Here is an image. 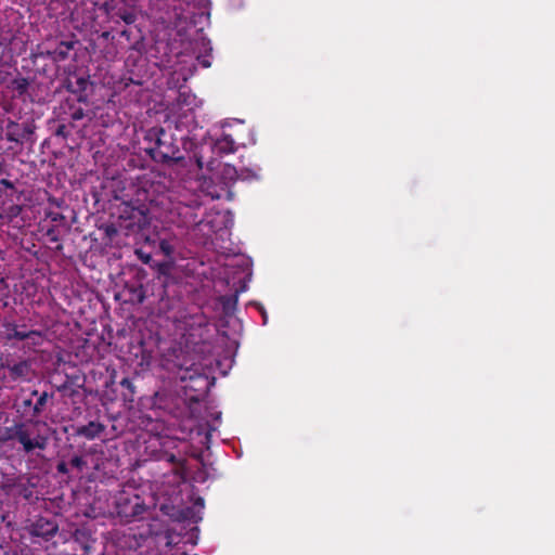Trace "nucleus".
I'll list each match as a JSON object with an SVG mask.
<instances>
[{
  "instance_id": "1",
  "label": "nucleus",
  "mask_w": 555,
  "mask_h": 555,
  "mask_svg": "<svg viewBox=\"0 0 555 555\" xmlns=\"http://www.w3.org/2000/svg\"><path fill=\"white\" fill-rule=\"evenodd\" d=\"M144 141L149 143L145 151L156 162L179 163L184 158L173 134L162 127L150 128L145 132Z\"/></svg>"
},
{
  "instance_id": "2",
  "label": "nucleus",
  "mask_w": 555,
  "mask_h": 555,
  "mask_svg": "<svg viewBox=\"0 0 555 555\" xmlns=\"http://www.w3.org/2000/svg\"><path fill=\"white\" fill-rule=\"evenodd\" d=\"M11 440H17L25 454H31L35 450L43 451L49 444L47 435L30 428L26 423H15L13 426L0 428V442Z\"/></svg>"
},
{
  "instance_id": "3",
  "label": "nucleus",
  "mask_w": 555,
  "mask_h": 555,
  "mask_svg": "<svg viewBox=\"0 0 555 555\" xmlns=\"http://www.w3.org/2000/svg\"><path fill=\"white\" fill-rule=\"evenodd\" d=\"M142 542L153 539L155 543H164L166 547H172L181 542L182 537L168 528L167 524L159 518H152L146 525H143L139 532Z\"/></svg>"
},
{
  "instance_id": "4",
  "label": "nucleus",
  "mask_w": 555,
  "mask_h": 555,
  "mask_svg": "<svg viewBox=\"0 0 555 555\" xmlns=\"http://www.w3.org/2000/svg\"><path fill=\"white\" fill-rule=\"evenodd\" d=\"M115 508L118 517L124 522H131L142 519L149 507L139 494L120 493L115 501Z\"/></svg>"
},
{
  "instance_id": "5",
  "label": "nucleus",
  "mask_w": 555,
  "mask_h": 555,
  "mask_svg": "<svg viewBox=\"0 0 555 555\" xmlns=\"http://www.w3.org/2000/svg\"><path fill=\"white\" fill-rule=\"evenodd\" d=\"M33 92L34 87L28 78L23 77L20 73L16 77H12L11 73H9L5 90H2L3 98L18 100L23 103H34Z\"/></svg>"
},
{
  "instance_id": "6",
  "label": "nucleus",
  "mask_w": 555,
  "mask_h": 555,
  "mask_svg": "<svg viewBox=\"0 0 555 555\" xmlns=\"http://www.w3.org/2000/svg\"><path fill=\"white\" fill-rule=\"evenodd\" d=\"M66 89L76 95L78 102H86L92 93L94 83L89 80V76L80 73H72L65 79Z\"/></svg>"
},
{
  "instance_id": "7",
  "label": "nucleus",
  "mask_w": 555,
  "mask_h": 555,
  "mask_svg": "<svg viewBox=\"0 0 555 555\" xmlns=\"http://www.w3.org/2000/svg\"><path fill=\"white\" fill-rule=\"evenodd\" d=\"M7 340H28L30 345L38 346L43 340L42 332L36 330H27L26 325H16L9 323L5 325Z\"/></svg>"
},
{
  "instance_id": "8",
  "label": "nucleus",
  "mask_w": 555,
  "mask_h": 555,
  "mask_svg": "<svg viewBox=\"0 0 555 555\" xmlns=\"http://www.w3.org/2000/svg\"><path fill=\"white\" fill-rule=\"evenodd\" d=\"M135 40L131 44L132 52L126 59V66L133 72L135 67H144L146 57L143 56L145 51L144 37L140 30H137Z\"/></svg>"
},
{
  "instance_id": "9",
  "label": "nucleus",
  "mask_w": 555,
  "mask_h": 555,
  "mask_svg": "<svg viewBox=\"0 0 555 555\" xmlns=\"http://www.w3.org/2000/svg\"><path fill=\"white\" fill-rule=\"evenodd\" d=\"M124 0H107L101 7L107 15L112 17H120L126 24L130 25L135 22L137 15L125 8Z\"/></svg>"
},
{
  "instance_id": "10",
  "label": "nucleus",
  "mask_w": 555,
  "mask_h": 555,
  "mask_svg": "<svg viewBox=\"0 0 555 555\" xmlns=\"http://www.w3.org/2000/svg\"><path fill=\"white\" fill-rule=\"evenodd\" d=\"M57 524L51 519H47L43 517L33 522L29 529L30 535L42 538L44 540H50L57 533Z\"/></svg>"
},
{
  "instance_id": "11",
  "label": "nucleus",
  "mask_w": 555,
  "mask_h": 555,
  "mask_svg": "<svg viewBox=\"0 0 555 555\" xmlns=\"http://www.w3.org/2000/svg\"><path fill=\"white\" fill-rule=\"evenodd\" d=\"M3 367L8 370L9 376L13 382L29 379L31 375V362L29 360H22L20 362H8L3 364Z\"/></svg>"
},
{
  "instance_id": "12",
  "label": "nucleus",
  "mask_w": 555,
  "mask_h": 555,
  "mask_svg": "<svg viewBox=\"0 0 555 555\" xmlns=\"http://www.w3.org/2000/svg\"><path fill=\"white\" fill-rule=\"evenodd\" d=\"M78 43V40L61 41L54 50L42 52L41 55H47L54 62H62L68 59L69 50L74 49Z\"/></svg>"
},
{
  "instance_id": "13",
  "label": "nucleus",
  "mask_w": 555,
  "mask_h": 555,
  "mask_svg": "<svg viewBox=\"0 0 555 555\" xmlns=\"http://www.w3.org/2000/svg\"><path fill=\"white\" fill-rule=\"evenodd\" d=\"M105 429V426L98 422H89L87 425L77 428L76 434L85 437L86 439L92 440L99 437Z\"/></svg>"
},
{
  "instance_id": "14",
  "label": "nucleus",
  "mask_w": 555,
  "mask_h": 555,
  "mask_svg": "<svg viewBox=\"0 0 555 555\" xmlns=\"http://www.w3.org/2000/svg\"><path fill=\"white\" fill-rule=\"evenodd\" d=\"M31 396L37 397V401L33 406V416L38 417L42 414V412L46 410V406L50 400L53 399L54 395L51 392L42 391L39 392L38 390L34 389L31 391Z\"/></svg>"
},
{
  "instance_id": "15",
  "label": "nucleus",
  "mask_w": 555,
  "mask_h": 555,
  "mask_svg": "<svg viewBox=\"0 0 555 555\" xmlns=\"http://www.w3.org/2000/svg\"><path fill=\"white\" fill-rule=\"evenodd\" d=\"M216 149L221 153H232L235 151V141L230 134H223L216 141Z\"/></svg>"
},
{
  "instance_id": "16",
  "label": "nucleus",
  "mask_w": 555,
  "mask_h": 555,
  "mask_svg": "<svg viewBox=\"0 0 555 555\" xmlns=\"http://www.w3.org/2000/svg\"><path fill=\"white\" fill-rule=\"evenodd\" d=\"M159 249L166 257H171L175 251L172 244L167 240L159 242Z\"/></svg>"
},
{
  "instance_id": "17",
  "label": "nucleus",
  "mask_w": 555,
  "mask_h": 555,
  "mask_svg": "<svg viewBox=\"0 0 555 555\" xmlns=\"http://www.w3.org/2000/svg\"><path fill=\"white\" fill-rule=\"evenodd\" d=\"M160 48H163L164 50H168V43L164 41L155 42V44L150 47L147 53L150 54L151 57L157 59V53L159 52Z\"/></svg>"
},
{
  "instance_id": "18",
  "label": "nucleus",
  "mask_w": 555,
  "mask_h": 555,
  "mask_svg": "<svg viewBox=\"0 0 555 555\" xmlns=\"http://www.w3.org/2000/svg\"><path fill=\"white\" fill-rule=\"evenodd\" d=\"M158 459L170 464H181L182 462L181 459H179L176 454L170 452H164L162 455H159Z\"/></svg>"
},
{
  "instance_id": "19",
  "label": "nucleus",
  "mask_w": 555,
  "mask_h": 555,
  "mask_svg": "<svg viewBox=\"0 0 555 555\" xmlns=\"http://www.w3.org/2000/svg\"><path fill=\"white\" fill-rule=\"evenodd\" d=\"M138 29H124L121 33H120V36L122 38H125L127 40V42L129 43V46L131 47V44L133 43V41L135 40V36H137V31Z\"/></svg>"
},
{
  "instance_id": "20",
  "label": "nucleus",
  "mask_w": 555,
  "mask_h": 555,
  "mask_svg": "<svg viewBox=\"0 0 555 555\" xmlns=\"http://www.w3.org/2000/svg\"><path fill=\"white\" fill-rule=\"evenodd\" d=\"M237 302V295L234 294L232 296L223 297L222 304L225 310L233 309Z\"/></svg>"
},
{
  "instance_id": "21",
  "label": "nucleus",
  "mask_w": 555,
  "mask_h": 555,
  "mask_svg": "<svg viewBox=\"0 0 555 555\" xmlns=\"http://www.w3.org/2000/svg\"><path fill=\"white\" fill-rule=\"evenodd\" d=\"M70 465L77 468L78 470H82L83 467L87 465V462L83 460L82 456L76 455L70 460Z\"/></svg>"
},
{
  "instance_id": "22",
  "label": "nucleus",
  "mask_w": 555,
  "mask_h": 555,
  "mask_svg": "<svg viewBox=\"0 0 555 555\" xmlns=\"http://www.w3.org/2000/svg\"><path fill=\"white\" fill-rule=\"evenodd\" d=\"M137 95H139L137 99H135V104H146L150 102V94L147 91H142L140 90Z\"/></svg>"
},
{
  "instance_id": "23",
  "label": "nucleus",
  "mask_w": 555,
  "mask_h": 555,
  "mask_svg": "<svg viewBox=\"0 0 555 555\" xmlns=\"http://www.w3.org/2000/svg\"><path fill=\"white\" fill-rule=\"evenodd\" d=\"M181 371H182L180 374L181 380L193 379V377L195 375H198L197 371H193L192 369H189V367H186L184 370L181 369Z\"/></svg>"
},
{
  "instance_id": "24",
  "label": "nucleus",
  "mask_w": 555,
  "mask_h": 555,
  "mask_svg": "<svg viewBox=\"0 0 555 555\" xmlns=\"http://www.w3.org/2000/svg\"><path fill=\"white\" fill-rule=\"evenodd\" d=\"M120 386L125 389H128L131 392V395L134 393L133 383L128 377H125L120 380Z\"/></svg>"
},
{
  "instance_id": "25",
  "label": "nucleus",
  "mask_w": 555,
  "mask_h": 555,
  "mask_svg": "<svg viewBox=\"0 0 555 555\" xmlns=\"http://www.w3.org/2000/svg\"><path fill=\"white\" fill-rule=\"evenodd\" d=\"M46 235L50 238L51 242L57 243L60 241V237L56 233V230L54 227L49 228L46 232Z\"/></svg>"
},
{
  "instance_id": "26",
  "label": "nucleus",
  "mask_w": 555,
  "mask_h": 555,
  "mask_svg": "<svg viewBox=\"0 0 555 555\" xmlns=\"http://www.w3.org/2000/svg\"><path fill=\"white\" fill-rule=\"evenodd\" d=\"M48 217L53 221V222H62L65 220V216L60 214V212H50L48 215Z\"/></svg>"
},
{
  "instance_id": "27",
  "label": "nucleus",
  "mask_w": 555,
  "mask_h": 555,
  "mask_svg": "<svg viewBox=\"0 0 555 555\" xmlns=\"http://www.w3.org/2000/svg\"><path fill=\"white\" fill-rule=\"evenodd\" d=\"M56 470L59 474H62V475H67L69 473L68 466L65 462L57 463Z\"/></svg>"
},
{
  "instance_id": "28",
  "label": "nucleus",
  "mask_w": 555,
  "mask_h": 555,
  "mask_svg": "<svg viewBox=\"0 0 555 555\" xmlns=\"http://www.w3.org/2000/svg\"><path fill=\"white\" fill-rule=\"evenodd\" d=\"M85 117V113L82 111L81 107H77L73 113H72V119L73 120H80Z\"/></svg>"
},
{
  "instance_id": "29",
  "label": "nucleus",
  "mask_w": 555,
  "mask_h": 555,
  "mask_svg": "<svg viewBox=\"0 0 555 555\" xmlns=\"http://www.w3.org/2000/svg\"><path fill=\"white\" fill-rule=\"evenodd\" d=\"M105 234L112 238L113 236H115L117 234V229L114 227V225H107L105 228Z\"/></svg>"
},
{
  "instance_id": "30",
  "label": "nucleus",
  "mask_w": 555,
  "mask_h": 555,
  "mask_svg": "<svg viewBox=\"0 0 555 555\" xmlns=\"http://www.w3.org/2000/svg\"><path fill=\"white\" fill-rule=\"evenodd\" d=\"M0 184L7 189H14V183L8 179H1Z\"/></svg>"
},
{
  "instance_id": "31",
  "label": "nucleus",
  "mask_w": 555,
  "mask_h": 555,
  "mask_svg": "<svg viewBox=\"0 0 555 555\" xmlns=\"http://www.w3.org/2000/svg\"><path fill=\"white\" fill-rule=\"evenodd\" d=\"M223 173H224L225 176L231 177L233 173H235V168H234V167H231V166H229V165H227V166L224 167V169H223Z\"/></svg>"
},
{
  "instance_id": "32",
  "label": "nucleus",
  "mask_w": 555,
  "mask_h": 555,
  "mask_svg": "<svg viewBox=\"0 0 555 555\" xmlns=\"http://www.w3.org/2000/svg\"><path fill=\"white\" fill-rule=\"evenodd\" d=\"M23 406H24V408H33V406H34V404H33L31 399L24 400V401H23Z\"/></svg>"
},
{
  "instance_id": "33",
  "label": "nucleus",
  "mask_w": 555,
  "mask_h": 555,
  "mask_svg": "<svg viewBox=\"0 0 555 555\" xmlns=\"http://www.w3.org/2000/svg\"><path fill=\"white\" fill-rule=\"evenodd\" d=\"M196 163H197V166H198L199 168H203V167H204L203 157H197V158H196Z\"/></svg>"
},
{
  "instance_id": "34",
  "label": "nucleus",
  "mask_w": 555,
  "mask_h": 555,
  "mask_svg": "<svg viewBox=\"0 0 555 555\" xmlns=\"http://www.w3.org/2000/svg\"><path fill=\"white\" fill-rule=\"evenodd\" d=\"M141 259H142L145 263H147V262L150 261V259H151V256H150V255L142 256V257H141Z\"/></svg>"
},
{
  "instance_id": "35",
  "label": "nucleus",
  "mask_w": 555,
  "mask_h": 555,
  "mask_svg": "<svg viewBox=\"0 0 555 555\" xmlns=\"http://www.w3.org/2000/svg\"><path fill=\"white\" fill-rule=\"evenodd\" d=\"M108 36H109V33H108V31H104V33L102 34V37H104L105 39H107V38H108Z\"/></svg>"
},
{
  "instance_id": "36",
  "label": "nucleus",
  "mask_w": 555,
  "mask_h": 555,
  "mask_svg": "<svg viewBox=\"0 0 555 555\" xmlns=\"http://www.w3.org/2000/svg\"><path fill=\"white\" fill-rule=\"evenodd\" d=\"M107 104H115V102H114V100L109 99V100L107 101Z\"/></svg>"
},
{
  "instance_id": "37",
  "label": "nucleus",
  "mask_w": 555,
  "mask_h": 555,
  "mask_svg": "<svg viewBox=\"0 0 555 555\" xmlns=\"http://www.w3.org/2000/svg\"><path fill=\"white\" fill-rule=\"evenodd\" d=\"M211 197H212V198H219V197H220V195H218V194H216V195H215V194H211Z\"/></svg>"
},
{
  "instance_id": "38",
  "label": "nucleus",
  "mask_w": 555,
  "mask_h": 555,
  "mask_svg": "<svg viewBox=\"0 0 555 555\" xmlns=\"http://www.w3.org/2000/svg\"><path fill=\"white\" fill-rule=\"evenodd\" d=\"M199 203L197 201L194 202V207H199Z\"/></svg>"
},
{
  "instance_id": "39",
  "label": "nucleus",
  "mask_w": 555,
  "mask_h": 555,
  "mask_svg": "<svg viewBox=\"0 0 555 555\" xmlns=\"http://www.w3.org/2000/svg\"><path fill=\"white\" fill-rule=\"evenodd\" d=\"M203 64H204V66H208L209 65V63L207 61H204Z\"/></svg>"
},
{
  "instance_id": "40",
  "label": "nucleus",
  "mask_w": 555,
  "mask_h": 555,
  "mask_svg": "<svg viewBox=\"0 0 555 555\" xmlns=\"http://www.w3.org/2000/svg\"><path fill=\"white\" fill-rule=\"evenodd\" d=\"M181 555H188L185 552L181 553Z\"/></svg>"
}]
</instances>
